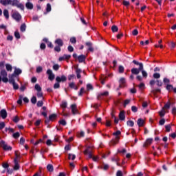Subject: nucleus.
Here are the masks:
<instances>
[{
	"instance_id": "nucleus-1",
	"label": "nucleus",
	"mask_w": 176,
	"mask_h": 176,
	"mask_svg": "<svg viewBox=\"0 0 176 176\" xmlns=\"http://www.w3.org/2000/svg\"><path fill=\"white\" fill-rule=\"evenodd\" d=\"M174 104H175L174 101H168L162 109V111H164V109H170V107H173L172 111H176V107H174Z\"/></svg>"
},
{
	"instance_id": "nucleus-2",
	"label": "nucleus",
	"mask_w": 176,
	"mask_h": 176,
	"mask_svg": "<svg viewBox=\"0 0 176 176\" xmlns=\"http://www.w3.org/2000/svg\"><path fill=\"white\" fill-rule=\"evenodd\" d=\"M0 75L2 76V82H3V83H8V82H9V78H8V72H6V70H1Z\"/></svg>"
},
{
	"instance_id": "nucleus-3",
	"label": "nucleus",
	"mask_w": 176,
	"mask_h": 176,
	"mask_svg": "<svg viewBox=\"0 0 176 176\" xmlns=\"http://www.w3.org/2000/svg\"><path fill=\"white\" fill-rule=\"evenodd\" d=\"M142 69H144V65H140V67H139L138 69L132 68L131 72L133 75H138V74H140V72H142Z\"/></svg>"
},
{
	"instance_id": "nucleus-4",
	"label": "nucleus",
	"mask_w": 176,
	"mask_h": 176,
	"mask_svg": "<svg viewBox=\"0 0 176 176\" xmlns=\"http://www.w3.org/2000/svg\"><path fill=\"white\" fill-rule=\"evenodd\" d=\"M47 75H48L49 80L53 81L54 80V78H56V75L53 74V71L52 69H48L46 72Z\"/></svg>"
},
{
	"instance_id": "nucleus-5",
	"label": "nucleus",
	"mask_w": 176,
	"mask_h": 176,
	"mask_svg": "<svg viewBox=\"0 0 176 176\" xmlns=\"http://www.w3.org/2000/svg\"><path fill=\"white\" fill-rule=\"evenodd\" d=\"M0 145L4 151H12V146H8V144L3 140L0 142Z\"/></svg>"
},
{
	"instance_id": "nucleus-6",
	"label": "nucleus",
	"mask_w": 176,
	"mask_h": 176,
	"mask_svg": "<svg viewBox=\"0 0 176 176\" xmlns=\"http://www.w3.org/2000/svg\"><path fill=\"white\" fill-rule=\"evenodd\" d=\"M113 135H116V140H113L111 142V144L113 145H116V144H118V142H119V136H118V135H120L121 132H120V131H117L116 132L113 133Z\"/></svg>"
},
{
	"instance_id": "nucleus-7",
	"label": "nucleus",
	"mask_w": 176,
	"mask_h": 176,
	"mask_svg": "<svg viewBox=\"0 0 176 176\" xmlns=\"http://www.w3.org/2000/svg\"><path fill=\"white\" fill-rule=\"evenodd\" d=\"M12 19H14V20L18 22L21 20V14H20V13H19L18 12H13V14H12Z\"/></svg>"
},
{
	"instance_id": "nucleus-8",
	"label": "nucleus",
	"mask_w": 176,
	"mask_h": 176,
	"mask_svg": "<svg viewBox=\"0 0 176 176\" xmlns=\"http://www.w3.org/2000/svg\"><path fill=\"white\" fill-rule=\"evenodd\" d=\"M12 6H16V8L21 9V10H24V6L23 5V3H20L19 0H16L15 2L12 3Z\"/></svg>"
},
{
	"instance_id": "nucleus-9",
	"label": "nucleus",
	"mask_w": 176,
	"mask_h": 176,
	"mask_svg": "<svg viewBox=\"0 0 176 176\" xmlns=\"http://www.w3.org/2000/svg\"><path fill=\"white\" fill-rule=\"evenodd\" d=\"M56 81L58 82L59 83H64L67 82V76H65V75H62L61 77L56 76Z\"/></svg>"
},
{
	"instance_id": "nucleus-10",
	"label": "nucleus",
	"mask_w": 176,
	"mask_h": 176,
	"mask_svg": "<svg viewBox=\"0 0 176 176\" xmlns=\"http://www.w3.org/2000/svg\"><path fill=\"white\" fill-rule=\"evenodd\" d=\"M85 45L86 46H87L89 52H91V53L94 52V48L93 47V43L88 41L85 43Z\"/></svg>"
},
{
	"instance_id": "nucleus-11",
	"label": "nucleus",
	"mask_w": 176,
	"mask_h": 176,
	"mask_svg": "<svg viewBox=\"0 0 176 176\" xmlns=\"http://www.w3.org/2000/svg\"><path fill=\"white\" fill-rule=\"evenodd\" d=\"M109 96V92L108 91H106L103 93H100L98 95L97 98L98 100H101L102 97H108Z\"/></svg>"
},
{
	"instance_id": "nucleus-12",
	"label": "nucleus",
	"mask_w": 176,
	"mask_h": 176,
	"mask_svg": "<svg viewBox=\"0 0 176 176\" xmlns=\"http://www.w3.org/2000/svg\"><path fill=\"white\" fill-rule=\"evenodd\" d=\"M54 43L55 45H57V46H64V41H63V39L61 38H56L54 41Z\"/></svg>"
},
{
	"instance_id": "nucleus-13",
	"label": "nucleus",
	"mask_w": 176,
	"mask_h": 176,
	"mask_svg": "<svg viewBox=\"0 0 176 176\" xmlns=\"http://www.w3.org/2000/svg\"><path fill=\"white\" fill-rule=\"evenodd\" d=\"M0 3L3 6H6V5H12V0H0Z\"/></svg>"
},
{
	"instance_id": "nucleus-14",
	"label": "nucleus",
	"mask_w": 176,
	"mask_h": 176,
	"mask_svg": "<svg viewBox=\"0 0 176 176\" xmlns=\"http://www.w3.org/2000/svg\"><path fill=\"white\" fill-rule=\"evenodd\" d=\"M71 55L64 54L63 56L59 57V61H64V60H69Z\"/></svg>"
},
{
	"instance_id": "nucleus-15",
	"label": "nucleus",
	"mask_w": 176,
	"mask_h": 176,
	"mask_svg": "<svg viewBox=\"0 0 176 176\" xmlns=\"http://www.w3.org/2000/svg\"><path fill=\"white\" fill-rule=\"evenodd\" d=\"M78 63H85L86 61V56L82 54L78 56Z\"/></svg>"
},
{
	"instance_id": "nucleus-16",
	"label": "nucleus",
	"mask_w": 176,
	"mask_h": 176,
	"mask_svg": "<svg viewBox=\"0 0 176 176\" xmlns=\"http://www.w3.org/2000/svg\"><path fill=\"white\" fill-rule=\"evenodd\" d=\"M138 126L139 127H144V124H145V120H144L142 118H139L138 120Z\"/></svg>"
},
{
	"instance_id": "nucleus-17",
	"label": "nucleus",
	"mask_w": 176,
	"mask_h": 176,
	"mask_svg": "<svg viewBox=\"0 0 176 176\" xmlns=\"http://www.w3.org/2000/svg\"><path fill=\"white\" fill-rule=\"evenodd\" d=\"M76 74L77 79H80V78H82V76L80 75V74H82V69H80V68H76Z\"/></svg>"
},
{
	"instance_id": "nucleus-18",
	"label": "nucleus",
	"mask_w": 176,
	"mask_h": 176,
	"mask_svg": "<svg viewBox=\"0 0 176 176\" xmlns=\"http://www.w3.org/2000/svg\"><path fill=\"white\" fill-rule=\"evenodd\" d=\"M153 141V139L152 138L147 139L146 142L143 144L144 148L146 147L147 145H151Z\"/></svg>"
},
{
	"instance_id": "nucleus-19",
	"label": "nucleus",
	"mask_w": 176,
	"mask_h": 176,
	"mask_svg": "<svg viewBox=\"0 0 176 176\" xmlns=\"http://www.w3.org/2000/svg\"><path fill=\"white\" fill-rule=\"evenodd\" d=\"M25 6L30 10H32V9H34V4H32V3H31V2H27L25 3Z\"/></svg>"
},
{
	"instance_id": "nucleus-20",
	"label": "nucleus",
	"mask_w": 176,
	"mask_h": 176,
	"mask_svg": "<svg viewBox=\"0 0 176 176\" xmlns=\"http://www.w3.org/2000/svg\"><path fill=\"white\" fill-rule=\"evenodd\" d=\"M120 82V85L119 87H123V85H124L126 83V78H121L119 80Z\"/></svg>"
},
{
	"instance_id": "nucleus-21",
	"label": "nucleus",
	"mask_w": 176,
	"mask_h": 176,
	"mask_svg": "<svg viewBox=\"0 0 176 176\" xmlns=\"http://www.w3.org/2000/svg\"><path fill=\"white\" fill-rule=\"evenodd\" d=\"M0 115L2 119H6V118L8 117V113L6 112V111H1Z\"/></svg>"
},
{
	"instance_id": "nucleus-22",
	"label": "nucleus",
	"mask_w": 176,
	"mask_h": 176,
	"mask_svg": "<svg viewBox=\"0 0 176 176\" xmlns=\"http://www.w3.org/2000/svg\"><path fill=\"white\" fill-rule=\"evenodd\" d=\"M14 170H19L20 168V166L19 165V160L17 159L14 160Z\"/></svg>"
},
{
	"instance_id": "nucleus-23",
	"label": "nucleus",
	"mask_w": 176,
	"mask_h": 176,
	"mask_svg": "<svg viewBox=\"0 0 176 176\" xmlns=\"http://www.w3.org/2000/svg\"><path fill=\"white\" fill-rule=\"evenodd\" d=\"M119 119H120V120H124V119H126V116L124 115V111L120 112Z\"/></svg>"
},
{
	"instance_id": "nucleus-24",
	"label": "nucleus",
	"mask_w": 176,
	"mask_h": 176,
	"mask_svg": "<svg viewBox=\"0 0 176 176\" xmlns=\"http://www.w3.org/2000/svg\"><path fill=\"white\" fill-rule=\"evenodd\" d=\"M16 77V76H14V74H12L11 76L10 77V79L8 80L9 83L13 84L14 83V82H16L14 80V78Z\"/></svg>"
},
{
	"instance_id": "nucleus-25",
	"label": "nucleus",
	"mask_w": 176,
	"mask_h": 176,
	"mask_svg": "<svg viewBox=\"0 0 176 176\" xmlns=\"http://www.w3.org/2000/svg\"><path fill=\"white\" fill-rule=\"evenodd\" d=\"M3 16L7 20H9V10L6 9L3 10Z\"/></svg>"
},
{
	"instance_id": "nucleus-26",
	"label": "nucleus",
	"mask_w": 176,
	"mask_h": 176,
	"mask_svg": "<svg viewBox=\"0 0 176 176\" xmlns=\"http://www.w3.org/2000/svg\"><path fill=\"white\" fill-rule=\"evenodd\" d=\"M25 30H27V25L25 23H23L20 27V31L21 32H25Z\"/></svg>"
},
{
	"instance_id": "nucleus-27",
	"label": "nucleus",
	"mask_w": 176,
	"mask_h": 176,
	"mask_svg": "<svg viewBox=\"0 0 176 176\" xmlns=\"http://www.w3.org/2000/svg\"><path fill=\"white\" fill-rule=\"evenodd\" d=\"M130 102H131V100H130V99L125 100L123 102L124 108H126V107H127V105H129V104H130Z\"/></svg>"
},
{
	"instance_id": "nucleus-28",
	"label": "nucleus",
	"mask_w": 176,
	"mask_h": 176,
	"mask_svg": "<svg viewBox=\"0 0 176 176\" xmlns=\"http://www.w3.org/2000/svg\"><path fill=\"white\" fill-rule=\"evenodd\" d=\"M60 114L65 118L69 117V113L65 111H63Z\"/></svg>"
},
{
	"instance_id": "nucleus-29",
	"label": "nucleus",
	"mask_w": 176,
	"mask_h": 176,
	"mask_svg": "<svg viewBox=\"0 0 176 176\" xmlns=\"http://www.w3.org/2000/svg\"><path fill=\"white\" fill-rule=\"evenodd\" d=\"M6 69L7 71L12 72V69H13V67H12V65L7 63V64H6Z\"/></svg>"
},
{
	"instance_id": "nucleus-30",
	"label": "nucleus",
	"mask_w": 176,
	"mask_h": 176,
	"mask_svg": "<svg viewBox=\"0 0 176 176\" xmlns=\"http://www.w3.org/2000/svg\"><path fill=\"white\" fill-rule=\"evenodd\" d=\"M111 31L113 33L118 32V31H119V28H118L116 25H114L111 27Z\"/></svg>"
},
{
	"instance_id": "nucleus-31",
	"label": "nucleus",
	"mask_w": 176,
	"mask_h": 176,
	"mask_svg": "<svg viewBox=\"0 0 176 176\" xmlns=\"http://www.w3.org/2000/svg\"><path fill=\"white\" fill-rule=\"evenodd\" d=\"M47 170H48V171H50V173H53V170H54V168H53V165L48 164L47 166Z\"/></svg>"
},
{
	"instance_id": "nucleus-32",
	"label": "nucleus",
	"mask_w": 176,
	"mask_h": 176,
	"mask_svg": "<svg viewBox=\"0 0 176 176\" xmlns=\"http://www.w3.org/2000/svg\"><path fill=\"white\" fill-rule=\"evenodd\" d=\"M21 72H22L21 69H15L14 72V73L12 74H14V76L20 75V74H21Z\"/></svg>"
},
{
	"instance_id": "nucleus-33",
	"label": "nucleus",
	"mask_w": 176,
	"mask_h": 176,
	"mask_svg": "<svg viewBox=\"0 0 176 176\" xmlns=\"http://www.w3.org/2000/svg\"><path fill=\"white\" fill-rule=\"evenodd\" d=\"M17 104H19V105H21V104H23V95H20L19 96V100H17Z\"/></svg>"
},
{
	"instance_id": "nucleus-34",
	"label": "nucleus",
	"mask_w": 176,
	"mask_h": 176,
	"mask_svg": "<svg viewBox=\"0 0 176 176\" xmlns=\"http://www.w3.org/2000/svg\"><path fill=\"white\" fill-rule=\"evenodd\" d=\"M57 118V114H51L50 116H49V118H50V120L51 121H53L54 120V119H56Z\"/></svg>"
},
{
	"instance_id": "nucleus-35",
	"label": "nucleus",
	"mask_w": 176,
	"mask_h": 176,
	"mask_svg": "<svg viewBox=\"0 0 176 176\" xmlns=\"http://www.w3.org/2000/svg\"><path fill=\"white\" fill-rule=\"evenodd\" d=\"M46 12L47 13L52 12V5H50V3L47 4Z\"/></svg>"
},
{
	"instance_id": "nucleus-36",
	"label": "nucleus",
	"mask_w": 176,
	"mask_h": 176,
	"mask_svg": "<svg viewBox=\"0 0 176 176\" xmlns=\"http://www.w3.org/2000/svg\"><path fill=\"white\" fill-rule=\"evenodd\" d=\"M118 72L120 74H123V72H124V67H123L122 65H120L118 67Z\"/></svg>"
},
{
	"instance_id": "nucleus-37",
	"label": "nucleus",
	"mask_w": 176,
	"mask_h": 176,
	"mask_svg": "<svg viewBox=\"0 0 176 176\" xmlns=\"http://www.w3.org/2000/svg\"><path fill=\"white\" fill-rule=\"evenodd\" d=\"M5 64H6V62L5 60H3V61H1L0 62V69L1 70H3V69H5Z\"/></svg>"
},
{
	"instance_id": "nucleus-38",
	"label": "nucleus",
	"mask_w": 176,
	"mask_h": 176,
	"mask_svg": "<svg viewBox=\"0 0 176 176\" xmlns=\"http://www.w3.org/2000/svg\"><path fill=\"white\" fill-rule=\"evenodd\" d=\"M34 89H35V90H36L37 91H42V87H41V86L38 85V84H36V85H35Z\"/></svg>"
},
{
	"instance_id": "nucleus-39",
	"label": "nucleus",
	"mask_w": 176,
	"mask_h": 176,
	"mask_svg": "<svg viewBox=\"0 0 176 176\" xmlns=\"http://www.w3.org/2000/svg\"><path fill=\"white\" fill-rule=\"evenodd\" d=\"M54 51L60 53V52H61V46L56 45V47H54Z\"/></svg>"
},
{
	"instance_id": "nucleus-40",
	"label": "nucleus",
	"mask_w": 176,
	"mask_h": 176,
	"mask_svg": "<svg viewBox=\"0 0 176 176\" xmlns=\"http://www.w3.org/2000/svg\"><path fill=\"white\" fill-rule=\"evenodd\" d=\"M68 105V103L65 101L62 102V104H60V107L63 108V109H65L67 108V106Z\"/></svg>"
},
{
	"instance_id": "nucleus-41",
	"label": "nucleus",
	"mask_w": 176,
	"mask_h": 176,
	"mask_svg": "<svg viewBox=\"0 0 176 176\" xmlns=\"http://www.w3.org/2000/svg\"><path fill=\"white\" fill-rule=\"evenodd\" d=\"M12 120L14 123H19V122L20 121V118H19V116H16L12 118Z\"/></svg>"
},
{
	"instance_id": "nucleus-42",
	"label": "nucleus",
	"mask_w": 176,
	"mask_h": 176,
	"mask_svg": "<svg viewBox=\"0 0 176 176\" xmlns=\"http://www.w3.org/2000/svg\"><path fill=\"white\" fill-rule=\"evenodd\" d=\"M173 89H174V87H173L172 85H166V90H168V91H171V90H173Z\"/></svg>"
},
{
	"instance_id": "nucleus-43",
	"label": "nucleus",
	"mask_w": 176,
	"mask_h": 176,
	"mask_svg": "<svg viewBox=\"0 0 176 176\" xmlns=\"http://www.w3.org/2000/svg\"><path fill=\"white\" fill-rule=\"evenodd\" d=\"M127 126H130V127H133L134 126V122L132 120H129L126 122Z\"/></svg>"
},
{
	"instance_id": "nucleus-44",
	"label": "nucleus",
	"mask_w": 176,
	"mask_h": 176,
	"mask_svg": "<svg viewBox=\"0 0 176 176\" xmlns=\"http://www.w3.org/2000/svg\"><path fill=\"white\" fill-rule=\"evenodd\" d=\"M14 36L16 39H20V38H21V36H20V32H19L18 31L14 32Z\"/></svg>"
},
{
	"instance_id": "nucleus-45",
	"label": "nucleus",
	"mask_w": 176,
	"mask_h": 176,
	"mask_svg": "<svg viewBox=\"0 0 176 176\" xmlns=\"http://www.w3.org/2000/svg\"><path fill=\"white\" fill-rule=\"evenodd\" d=\"M12 86L14 90H19V84L16 83V82H12Z\"/></svg>"
},
{
	"instance_id": "nucleus-46",
	"label": "nucleus",
	"mask_w": 176,
	"mask_h": 176,
	"mask_svg": "<svg viewBox=\"0 0 176 176\" xmlns=\"http://www.w3.org/2000/svg\"><path fill=\"white\" fill-rule=\"evenodd\" d=\"M140 72H142L143 78H148V73L145 70L142 69Z\"/></svg>"
},
{
	"instance_id": "nucleus-47",
	"label": "nucleus",
	"mask_w": 176,
	"mask_h": 176,
	"mask_svg": "<svg viewBox=\"0 0 176 176\" xmlns=\"http://www.w3.org/2000/svg\"><path fill=\"white\" fill-rule=\"evenodd\" d=\"M85 93V88L81 87L80 89V92L78 93V96L80 97H82V96H83V94Z\"/></svg>"
},
{
	"instance_id": "nucleus-48",
	"label": "nucleus",
	"mask_w": 176,
	"mask_h": 176,
	"mask_svg": "<svg viewBox=\"0 0 176 176\" xmlns=\"http://www.w3.org/2000/svg\"><path fill=\"white\" fill-rule=\"evenodd\" d=\"M30 101L32 102V104H36V96H33L32 97V98L30 99Z\"/></svg>"
},
{
	"instance_id": "nucleus-49",
	"label": "nucleus",
	"mask_w": 176,
	"mask_h": 176,
	"mask_svg": "<svg viewBox=\"0 0 176 176\" xmlns=\"http://www.w3.org/2000/svg\"><path fill=\"white\" fill-rule=\"evenodd\" d=\"M75 157H76L75 155L69 154V156H68L69 160H75Z\"/></svg>"
},
{
	"instance_id": "nucleus-50",
	"label": "nucleus",
	"mask_w": 176,
	"mask_h": 176,
	"mask_svg": "<svg viewBox=\"0 0 176 176\" xmlns=\"http://www.w3.org/2000/svg\"><path fill=\"white\" fill-rule=\"evenodd\" d=\"M94 87L93 85H91V84H87V90L88 91H89V90H93Z\"/></svg>"
},
{
	"instance_id": "nucleus-51",
	"label": "nucleus",
	"mask_w": 176,
	"mask_h": 176,
	"mask_svg": "<svg viewBox=\"0 0 176 176\" xmlns=\"http://www.w3.org/2000/svg\"><path fill=\"white\" fill-rule=\"evenodd\" d=\"M122 5H124V6H130V1H127L126 0H124L122 2Z\"/></svg>"
},
{
	"instance_id": "nucleus-52",
	"label": "nucleus",
	"mask_w": 176,
	"mask_h": 176,
	"mask_svg": "<svg viewBox=\"0 0 176 176\" xmlns=\"http://www.w3.org/2000/svg\"><path fill=\"white\" fill-rule=\"evenodd\" d=\"M42 71H43V68H42V67L38 66V67H36L37 74H41V72H42Z\"/></svg>"
},
{
	"instance_id": "nucleus-53",
	"label": "nucleus",
	"mask_w": 176,
	"mask_h": 176,
	"mask_svg": "<svg viewBox=\"0 0 176 176\" xmlns=\"http://www.w3.org/2000/svg\"><path fill=\"white\" fill-rule=\"evenodd\" d=\"M70 108L72 111H78V109H76V104H71Z\"/></svg>"
},
{
	"instance_id": "nucleus-54",
	"label": "nucleus",
	"mask_w": 176,
	"mask_h": 176,
	"mask_svg": "<svg viewBox=\"0 0 176 176\" xmlns=\"http://www.w3.org/2000/svg\"><path fill=\"white\" fill-rule=\"evenodd\" d=\"M62 126H66L67 125V121L65 120H60L58 122Z\"/></svg>"
},
{
	"instance_id": "nucleus-55",
	"label": "nucleus",
	"mask_w": 176,
	"mask_h": 176,
	"mask_svg": "<svg viewBox=\"0 0 176 176\" xmlns=\"http://www.w3.org/2000/svg\"><path fill=\"white\" fill-rule=\"evenodd\" d=\"M59 69H60V65H58V64H56L53 65V69H54V71H58Z\"/></svg>"
},
{
	"instance_id": "nucleus-56",
	"label": "nucleus",
	"mask_w": 176,
	"mask_h": 176,
	"mask_svg": "<svg viewBox=\"0 0 176 176\" xmlns=\"http://www.w3.org/2000/svg\"><path fill=\"white\" fill-rule=\"evenodd\" d=\"M160 78V74L159 73H155L153 74V78L154 79H159Z\"/></svg>"
},
{
	"instance_id": "nucleus-57",
	"label": "nucleus",
	"mask_w": 176,
	"mask_h": 176,
	"mask_svg": "<svg viewBox=\"0 0 176 176\" xmlns=\"http://www.w3.org/2000/svg\"><path fill=\"white\" fill-rule=\"evenodd\" d=\"M161 90L160 89H153L151 91V93H153V94H156V93H160Z\"/></svg>"
},
{
	"instance_id": "nucleus-58",
	"label": "nucleus",
	"mask_w": 176,
	"mask_h": 176,
	"mask_svg": "<svg viewBox=\"0 0 176 176\" xmlns=\"http://www.w3.org/2000/svg\"><path fill=\"white\" fill-rule=\"evenodd\" d=\"M54 89H60V82H56L54 85Z\"/></svg>"
},
{
	"instance_id": "nucleus-59",
	"label": "nucleus",
	"mask_w": 176,
	"mask_h": 176,
	"mask_svg": "<svg viewBox=\"0 0 176 176\" xmlns=\"http://www.w3.org/2000/svg\"><path fill=\"white\" fill-rule=\"evenodd\" d=\"M70 42H71V43H73V44L76 43V38H75V37H72V38H70Z\"/></svg>"
},
{
	"instance_id": "nucleus-60",
	"label": "nucleus",
	"mask_w": 176,
	"mask_h": 176,
	"mask_svg": "<svg viewBox=\"0 0 176 176\" xmlns=\"http://www.w3.org/2000/svg\"><path fill=\"white\" fill-rule=\"evenodd\" d=\"M169 46L170 47H171V49H174V47H175V43H174L173 41H171L169 43Z\"/></svg>"
},
{
	"instance_id": "nucleus-61",
	"label": "nucleus",
	"mask_w": 176,
	"mask_h": 176,
	"mask_svg": "<svg viewBox=\"0 0 176 176\" xmlns=\"http://www.w3.org/2000/svg\"><path fill=\"white\" fill-rule=\"evenodd\" d=\"M43 105V101H42V100H39V101H38L37 102V104H36V106L37 107H42Z\"/></svg>"
},
{
	"instance_id": "nucleus-62",
	"label": "nucleus",
	"mask_w": 176,
	"mask_h": 176,
	"mask_svg": "<svg viewBox=\"0 0 176 176\" xmlns=\"http://www.w3.org/2000/svg\"><path fill=\"white\" fill-rule=\"evenodd\" d=\"M15 159H16V160L19 159V157H20V153H19V151H15Z\"/></svg>"
},
{
	"instance_id": "nucleus-63",
	"label": "nucleus",
	"mask_w": 176,
	"mask_h": 176,
	"mask_svg": "<svg viewBox=\"0 0 176 176\" xmlns=\"http://www.w3.org/2000/svg\"><path fill=\"white\" fill-rule=\"evenodd\" d=\"M68 52H69L70 53H72V52H74V47H72V45H69L67 47Z\"/></svg>"
},
{
	"instance_id": "nucleus-64",
	"label": "nucleus",
	"mask_w": 176,
	"mask_h": 176,
	"mask_svg": "<svg viewBox=\"0 0 176 176\" xmlns=\"http://www.w3.org/2000/svg\"><path fill=\"white\" fill-rule=\"evenodd\" d=\"M116 176H123V173L121 170H118Z\"/></svg>"
}]
</instances>
